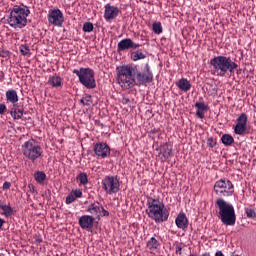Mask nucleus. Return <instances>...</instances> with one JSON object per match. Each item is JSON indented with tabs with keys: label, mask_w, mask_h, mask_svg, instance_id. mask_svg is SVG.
<instances>
[{
	"label": "nucleus",
	"mask_w": 256,
	"mask_h": 256,
	"mask_svg": "<svg viewBox=\"0 0 256 256\" xmlns=\"http://www.w3.org/2000/svg\"><path fill=\"white\" fill-rule=\"evenodd\" d=\"M216 216L220 219L223 225L233 227L237 223V215L233 204L225 201L223 198H218L215 201Z\"/></svg>",
	"instance_id": "1"
},
{
	"label": "nucleus",
	"mask_w": 256,
	"mask_h": 256,
	"mask_svg": "<svg viewBox=\"0 0 256 256\" xmlns=\"http://www.w3.org/2000/svg\"><path fill=\"white\" fill-rule=\"evenodd\" d=\"M31 14V10L27 5H14L10 10V15L7 19L8 25L12 29H24L27 27V17Z\"/></svg>",
	"instance_id": "2"
},
{
	"label": "nucleus",
	"mask_w": 256,
	"mask_h": 256,
	"mask_svg": "<svg viewBox=\"0 0 256 256\" xmlns=\"http://www.w3.org/2000/svg\"><path fill=\"white\" fill-rule=\"evenodd\" d=\"M147 207L146 213L155 223H164L169 219V210L165 208V204L159 199L149 197L147 199Z\"/></svg>",
	"instance_id": "3"
},
{
	"label": "nucleus",
	"mask_w": 256,
	"mask_h": 256,
	"mask_svg": "<svg viewBox=\"0 0 256 256\" xmlns=\"http://www.w3.org/2000/svg\"><path fill=\"white\" fill-rule=\"evenodd\" d=\"M210 65L213 67V72L218 77H225L227 71L229 73H235V69L239 67L237 63L231 60V57L227 56H215L210 60Z\"/></svg>",
	"instance_id": "4"
},
{
	"label": "nucleus",
	"mask_w": 256,
	"mask_h": 256,
	"mask_svg": "<svg viewBox=\"0 0 256 256\" xmlns=\"http://www.w3.org/2000/svg\"><path fill=\"white\" fill-rule=\"evenodd\" d=\"M145 72H140L137 69V65L129 66V85H145L146 83H151L153 81V72H151V67L146 64L144 67Z\"/></svg>",
	"instance_id": "5"
},
{
	"label": "nucleus",
	"mask_w": 256,
	"mask_h": 256,
	"mask_svg": "<svg viewBox=\"0 0 256 256\" xmlns=\"http://www.w3.org/2000/svg\"><path fill=\"white\" fill-rule=\"evenodd\" d=\"M22 154L26 159L35 163L43 157V148L34 139H30L22 144Z\"/></svg>",
	"instance_id": "6"
},
{
	"label": "nucleus",
	"mask_w": 256,
	"mask_h": 256,
	"mask_svg": "<svg viewBox=\"0 0 256 256\" xmlns=\"http://www.w3.org/2000/svg\"><path fill=\"white\" fill-rule=\"evenodd\" d=\"M74 75L78 76L79 82L86 89H95L97 82L95 81V71L91 68H80L73 70Z\"/></svg>",
	"instance_id": "7"
},
{
	"label": "nucleus",
	"mask_w": 256,
	"mask_h": 256,
	"mask_svg": "<svg viewBox=\"0 0 256 256\" xmlns=\"http://www.w3.org/2000/svg\"><path fill=\"white\" fill-rule=\"evenodd\" d=\"M214 193H216L220 199H223V197H231V195L235 193L233 182L227 179H220L216 181L214 185Z\"/></svg>",
	"instance_id": "8"
},
{
	"label": "nucleus",
	"mask_w": 256,
	"mask_h": 256,
	"mask_svg": "<svg viewBox=\"0 0 256 256\" xmlns=\"http://www.w3.org/2000/svg\"><path fill=\"white\" fill-rule=\"evenodd\" d=\"M47 19L48 23L54 25V27H63V23L65 22L63 12L59 8L50 9L47 14Z\"/></svg>",
	"instance_id": "9"
},
{
	"label": "nucleus",
	"mask_w": 256,
	"mask_h": 256,
	"mask_svg": "<svg viewBox=\"0 0 256 256\" xmlns=\"http://www.w3.org/2000/svg\"><path fill=\"white\" fill-rule=\"evenodd\" d=\"M116 72L120 87H122V89H129V66H118Z\"/></svg>",
	"instance_id": "10"
},
{
	"label": "nucleus",
	"mask_w": 256,
	"mask_h": 256,
	"mask_svg": "<svg viewBox=\"0 0 256 256\" xmlns=\"http://www.w3.org/2000/svg\"><path fill=\"white\" fill-rule=\"evenodd\" d=\"M103 189L109 195H113V193H117L119 191V180L113 176H107L102 181Z\"/></svg>",
	"instance_id": "11"
},
{
	"label": "nucleus",
	"mask_w": 256,
	"mask_h": 256,
	"mask_svg": "<svg viewBox=\"0 0 256 256\" xmlns=\"http://www.w3.org/2000/svg\"><path fill=\"white\" fill-rule=\"evenodd\" d=\"M87 213H90V217H95L98 220L101 219V217H109V211L95 203H91L88 206Z\"/></svg>",
	"instance_id": "12"
},
{
	"label": "nucleus",
	"mask_w": 256,
	"mask_h": 256,
	"mask_svg": "<svg viewBox=\"0 0 256 256\" xmlns=\"http://www.w3.org/2000/svg\"><path fill=\"white\" fill-rule=\"evenodd\" d=\"M94 153L96 157L105 159L111 155V148L107 143L99 142L94 145Z\"/></svg>",
	"instance_id": "13"
},
{
	"label": "nucleus",
	"mask_w": 256,
	"mask_h": 256,
	"mask_svg": "<svg viewBox=\"0 0 256 256\" xmlns=\"http://www.w3.org/2000/svg\"><path fill=\"white\" fill-rule=\"evenodd\" d=\"M93 223H95V217L91 215H83L78 220V225L85 231H91L93 229Z\"/></svg>",
	"instance_id": "14"
},
{
	"label": "nucleus",
	"mask_w": 256,
	"mask_h": 256,
	"mask_svg": "<svg viewBox=\"0 0 256 256\" xmlns=\"http://www.w3.org/2000/svg\"><path fill=\"white\" fill-rule=\"evenodd\" d=\"M117 15H119V8L112 6L111 4L105 5V10H104L105 21H111L112 19H115Z\"/></svg>",
	"instance_id": "15"
},
{
	"label": "nucleus",
	"mask_w": 256,
	"mask_h": 256,
	"mask_svg": "<svg viewBox=\"0 0 256 256\" xmlns=\"http://www.w3.org/2000/svg\"><path fill=\"white\" fill-rule=\"evenodd\" d=\"M81 197H83V191H81V189H72L66 196L65 203L66 205H71V203H75V201H77V199H81Z\"/></svg>",
	"instance_id": "16"
},
{
	"label": "nucleus",
	"mask_w": 256,
	"mask_h": 256,
	"mask_svg": "<svg viewBox=\"0 0 256 256\" xmlns=\"http://www.w3.org/2000/svg\"><path fill=\"white\" fill-rule=\"evenodd\" d=\"M175 223L178 229H182L183 231L189 227V220H187L185 213H179L176 217Z\"/></svg>",
	"instance_id": "17"
},
{
	"label": "nucleus",
	"mask_w": 256,
	"mask_h": 256,
	"mask_svg": "<svg viewBox=\"0 0 256 256\" xmlns=\"http://www.w3.org/2000/svg\"><path fill=\"white\" fill-rule=\"evenodd\" d=\"M172 151L173 150L171 149V147H169L168 143L162 144L159 148L160 159H162L163 161H167V159H169V157H171Z\"/></svg>",
	"instance_id": "18"
},
{
	"label": "nucleus",
	"mask_w": 256,
	"mask_h": 256,
	"mask_svg": "<svg viewBox=\"0 0 256 256\" xmlns=\"http://www.w3.org/2000/svg\"><path fill=\"white\" fill-rule=\"evenodd\" d=\"M6 101L8 103H12L15 105L19 101V95H17V91L14 89H9L6 91Z\"/></svg>",
	"instance_id": "19"
},
{
	"label": "nucleus",
	"mask_w": 256,
	"mask_h": 256,
	"mask_svg": "<svg viewBox=\"0 0 256 256\" xmlns=\"http://www.w3.org/2000/svg\"><path fill=\"white\" fill-rule=\"evenodd\" d=\"M48 83L49 85L57 89L61 87V85H63V80L61 79V76L55 74V75L49 76Z\"/></svg>",
	"instance_id": "20"
},
{
	"label": "nucleus",
	"mask_w": 256,
	"mask_h": 256,
	"mask_svg": "<svg viewBox=\"0 0 256 256\" xmlns=\"http://www.w3.org/2000/svg\"><path fill=\"white\" fill-rule=\"evenodd\" d=\"M177 87L180 88L181 91L187 93V91H191V82L187 80V78H181L177 83Z\"/></svg>",
	"instance_id": "21"
},
{
	"label": "nucleus",
	"mask_w": 256,
	"mask_h": 256,
	"mask_svg": "<svg viewBox=\"0 0 256 256\" xmlns=\"http://www.w3.org/2000/svg\"><path fill=\"white\" fill-rule=\"evenodd\" d=\"M10 115L13 119H21L23 117V109L18 108L17 105L14 104L10 111Z\"/></svg>",
	"instance_id": "22"
},
{
	"label": "nucleus",
	"mask_w": 256,
	"mask_h": 256,
	"mask_svg": "<svg viewBox=\"0 0 256 256\" xmlns=\"http://www.w3.org/2000/svg\"><path fill=\"white\" fill-rule=\"evenodd\" d=\"M0 209L2 210V215L4 217L9 218L13 215V207L9 204H0Z\"/></svg>",
	"instance_id": "23"
},
{
	"label": "nucleus",
	"mask_w": 256,
	"mask_h": 256,
	"mask_svg": "<svg viewBox=\"0 0 256 256\" xmlns=\"http://www.w3.org/2000/svg\"><path fill=\"white\" fill-rule=\"evenodd\" d=\"M34 179L36 183H39V185H43L45 183V180L47 179V174L43 171H36L34 173Z\"/></svg>",
	"instance_id": "24"
},
{
	"label": "nucleus",
	"mask_w": 256,
	"mask_h": 256,
	"mask_svg": "<svg viewBox=\"0 0 256 256\" xmlns=\"http://www.w3.org/2000/svg\"><path fill=\"white\" fill-rule=\"evenodd\" d=\"M221 141L223 145H225V147H229L233 145V143H235V139L233 138V136H231V134H223L221 137Z\"/></svg>",
	"instance_id": "25"
},
{
	"label": "nucleus",
	"mask_w": 256,
	"mask_h": 256,
	"mask_svg": "<svg viewBox=\"0 0 256 256\" xmlns=\"http://www.w3.org/2000/svg\"><path fill=\"white\" fill-rule=\"evenodd\" d=\"M130 57L132 61H141V59H145L147 56L141 50H137L131 52Z\"/></svg>",
	"instance_id": "26"
},
{
	"label": "nucleus",
	"mask_w": 256,
	"mask_h": 256,
	"mask_svg": "<svg viewBox=\"0 0 256 256\" xmlns=\"http://www.w3.org/2000/svg\"><path fill=\"white\" fill-rule=\"evenodd\" d=\"M77 181H79L80 185H87L89 183V179L87 178V174L82 172L77 175Z\"/></svg>",
	"instance_id": "27"
},
{
	"label": "nucleus",
	"mask_w": 256,
	"mask_h": 256,
	"mask_svg": "<svg viewBox=\"0 0 256 256\" xmlns=\"http://www.w3.org/2000/svg\"><path fill=\"white\" fill-rule=\"evenodd\" d=\"M246 131H247V126L243 124H236L234 128V133H236V135H245Z\"/></svg>",
	"instance_id": "28"
},
{
	"label": "nucleus",
	"mask_w": 256,
	"mask_h": 256,
	"mask_svg": "<svg viewBox=\"0 0 256 256\" xmlns=\"http://www.w3.org/2000/svg\"><path fill=\"white\" fill-rule=\"evenodd\" d=\"M148 249H157L159 247V241L155 239V237H152L147 242Z\"/></svg>",
	"instance_id": "29"
},
{
	"label": "nucleus",
	"mask_w": 256,
	"mask_h": 256,
	"mask_svg": "<svg viewBox=\"0 0 256 256\" xmlns=\"http://www.w3.org/2000/svg\"><path fill=\"white\" fill-rule=\"evenodd\" d=\"M129 49V38H126L118 43V51H125Z\"/></svg>",
	"instance_id": "30"
},
{
	"label": "nucleus",
	"mask_w": 256,
	"mask_h": 256,
	"mask_svg": "<svg viewBox=\"0 0 256 256\" xmlns=\"http://www.w3.org/2000/svg\"><path fill=\"white\" fill-rule=\"evenodd\" d=\"M152 27L156 35H161V33H163V26L161 25V22H154Z\"/></svg>",
	"instance_id": "31"
},
{
	"label": "nucleus",
	"mask_w": 256,
	"mask_h": 256,
	"mask_svg": "<svg viewBox=\"0 0 256 256\" xmlns=\"http://www.w3.org/2000/svg\"><path fill=\"white\" fill-rule=\"evenodd\" d=\"M19 49H20V53H22V55L24 56H27L31 53V48H29V45L27 44L20 45Z\"/></svg>",
	"instance_id": "32"
},
{
	"label": "nucleus",
	"mask_w": 256,
	"mask_h": 256,
	"mask_svg": "<svg viewBox=\"0 0 256 256\" xmlns=\"http://www.w3.org/2000/svg\"><path fill=\"white\" fill-rule=\"evenodd\" d=\"M82 99L84 100V106L89 107L93 103V98L90 94H84L82 96Z\"/></svg>",
	"instance_id": "33"
},
{
	"label": "nucleus",
	"mask_w": 256,
	"mask_h": 256,
	"mask_svg": "<svg viewBox=\"0 0 256 256\" xmlns=\"http://www.w3.org/2000/svg\"><path fill=\"white\" fill-rule=\"evenodd\" d=\"M237 125H244V126H247V114L242 113V114L237 118Z\"/></svg>",
	"instance_id": "34"
},
{
	"label": "nucleus",
	"mask_w": 256,
	"mask_h": 256,
	"mask_svg": "<svg viewBox=\"0 0 256 256\" xmlns=\"http://www.w3.org/2000/svg\"><path fill=\"white\" fill-rule=\"evenodd\" d=\"M246 217L248 219H256V211L252 208H245Z\"/></svg>",
	"instance_id": "35"
},
{
	"label": "nucleus",
	"mask_w": 256,
	"mask_h": 256,
	"mask_svg": "<svg viewBox=\"0 0 256 256\" xmlns=\"http://www.w3.org/2000/svg\"><path fill=\"white\" fill-rule=\"evenodd\" d=\"M93 28V23L86 22L83 24L82 31H84V33H91V31H93Z\"/></svg>",
	"instance_id": "36"
},
{
	"label": "nucleus",
	"mask_w": 256,
	"mask_h": 256,
	"mask_svg": "<svg viewBox=\"0 0 256 256\" xmlns=\"http://www.w3.org/2000/svg\"><path fill=\"white\" fill-rule=\"evenodd\" d=\"M195 107L200 111H207L208 106L205 104V102H196Z\"/></svg>",
	"instance_id": "37"
},
{
	"label": "nucleus",
	"mask_w": 256,
	"mask_h": 256,
	"mask_svg": "<svg viewBox=\"0 0 256 256\" xmlns=\"http://www.w3.org/2000/svg\"><path fill=\"white\" fill-rule=\"evenodd\" d=\"M9 55H10V52L8 50L0 48V57L7 58L9 57Z\"/></svg>",
	"instance_id": "38"
},
{
	"label": "nucleus",
	"mask_w": 256,
	"mask_h": 256,
	"mask_svg": "<svg viewBox=\"0 0 256 256\" xmlns=\"http://www.w3.org/2000/svg\"><path fill=\"white\" fill-rule=\"evenodd\" d=\"M139 47H141V44H137V43L131 41V39L129 40V48L130 49H139Z\"/></svg>",
	"instance_id": "39"
},
{
	"label": "nucleus",
	"mask_w": 256,
	"mask_h": 256,
	"mask_svg": "<svg viewBox=\"0 0 256 256\" xmlns=\"http://www.w3.org/2000/svg\"><path fill=\"white\" fill-rule=\"evenodd\" d=\"M207 145H208V147L213 148V147H215V145H217V141H215L213 138H208Z\"/></svg>",
	"instance_id": "40"
},
{
	"label": "nucleus",
	"mask_w": 256,
	"mask_h": 256,
	"mask_svg": "<svg viewBox=\"0 0 256 256\" xmlns=\"http://www.w3.org/2000/svg\"><path fill=\"white\" fill-rule=\"evenodd\" d=\"M196 115H197V117H199V119H204L205 118V110H197Z\"/></svg>",
	"instance_id": "41"
},
{
	"label": "nucleus",
	"mask_w": 256,
	"mask_h": 256,
	"mask_svg": "<svg viewBox=\"0 0 256 256\" xmlns=\"http://www.w3.org/2000/svg\"><path fill=\"white\" fill-rule=\"evenodd\" d=\"M7 111V106L5 104H0V115H3Z\"/></svg>",
	"instance_id": "42"
},
{
	"label": "nucleus",
	"mask_w": 256,
	"mask_h": 256,
	"mask_svg": "<svg viewBox=\"0 0 256 256\" xmlns=\"http://www.w3.org/2000/svg\"><path fill=\"white\" fill-rule=\"evenodd\" d=\"M2 187L4 190L11 189V182H4Z\"/></svg>",
	"instance_id": "43"
},
{
	"label": "nucleus",
	"mask_w": 256,
	"mask_h": 256,
	"mask_svg": "<svg viewBox=\"0 0 256 256\" xmlns=\"http://www.w3.org/2000/svg\"><path fill=\"white\" fill-rule=\"evenodd\" d=\"M181 251H183V248L179 245L176 246V255H181Z\"/></svg>",
	"instance_id": "44"
},
{
	"label": "nucleus",
	"mask_w": 256,
	"mask_h": 256,
	"mask_svg": "<svg viewBox=\"0 0 256 256\" xmlns=\"http://www.w3.org/2000/svg\"><path fill=\"white\" fill-rule=\"evenodd\" d=\"M215 256H225V254H223L222 251H217V252L215 253Z\"/></svg>",
	"instance_id": "45"
},
{
	"label": "nucleus",
	"mask_w": 256,
	"mask_h": 256,
	"mask_svg": "<svg viewBox=\"0 0 256 256\" xmlns=\"http://www.w3.org/2000/svg\"><path fill=\"white\" fill-rule=\"evenodd\" d=\"M3 225H5V220H3L2 218H0V229H1V227H3Z\"/></svg>",
	"instance_id": "46"
},
{
	"label": "nucleus",
	"mask_w": 256,
	"mask_h": 256,
	"mask_svg": "<svg viewBox=\"0 0 256 256\" xmlns=\"http://www.w3.org/2000/svg\"><path fill=\"white\" fill-rule=\"evenodd\" d=\"M80 103L85 107V101L83 100V98L80 99Z\"/></svg>",
	"instance_id": "47"
},
{
	"label": "nucleus",
	"mask_w": 256,
	"mask_h": 256,
	"mask_svg": "<svg viewBox=\"0 0 256 256\" xmlns=\"http://www.w3.org/2000/svg\"><path fill=\"white\" fill-rule=\"evenodd\" d=\"M0 205H2L1 200H0Z\"/></svg>",
	"instance_id": "48"
},
{
	"label": "nucleus",
	"mask_w": 256,
	"mask_h": 256,
	"mask_svg": "<svg viewBox=\"0 0 256 256\" xmlns=\"http://www.w3.org/2000/svg\"><path fill=\"white\" fill-rule=\"evenodd\" d=\"M233 256H239V255H233Z\"/></svg>",
	"instance_id": "49"
}]
</instances>
